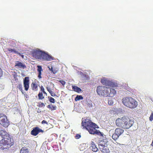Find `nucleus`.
Instances as JSON below:
<instances>
[{
    "label": "nucleus",
    "mask_w": 153,
    "mask_h": 153,
    "mask_svg": "<svg viewBox=\"0 0 153 153\" xmlns=\"http://www.w3.org/2000/svg\"><path fill=\"white\" fill-rule=\"evenodd\" d=\"M22 57H23L24 56L23 55H22Z\"/></svg>",
    "instance_id": "obj_43"
},
{
    "label": "nucleus",
    "mask_w": 153,
    "mask_h": 153,
    "mask_svg": "<svg viewBox=\"0 0 153 153\" xmlns=\"http://www.w3.org/2000/svg\"><path fill=\"white\" fill-rule=\"evenodd\" d=\"M108 103L109 105H112L113 104V102L111 99L108 100Z\"/></svg>",
    "instance_id": "obj_30"
},
{
    "label": "nucleus",
    "mask_w": 153,
    "mask_h": 153,
    "mask_svg": "<svg viewBox=\"0 0 153 153\" xmlns=\"http://www.w3.org/2000/svg\"><path fill=\"white\" fill-rule=\"evenodd\" d=\"M44 52L38 49L34 50L32 52V54L33 57L35 59L42 60Z\"/></svg>",
    "instance_id": "obj_7"
},
{
    "label": "nucleus",
    "mask_w": 153,
    "mask_h": 153,
    "mask_svg": "<svg viewBox=\"0 0 153 153\" xmlns=\"http://www.w3.org/2000/svg\"><path fill=\"white\" fill-rule=\"evenodd\" d=\"M42 124H46L47 125H48V123L45 120H43L42 122Z\"/></svg>",
    "instance_id": "obj_38"
},
{
    "label": "nucleus",
    "mask_w": 153,
    "mask_h": 153,
    "mask_svg": "<svg viewBox=\"0 0 153 153\" xmlns=\"http://www.w3.org/2000/svg\"><path fill=\"white\" fill-rule=\"evenodd\" d=\"M17 66L19 68H26V66L25 65L23 64L22 62L19 61L16 62L15 66Z\"/></svg>",
    "instance_id": "obj_15"
},
{
    "label": "nucleus",
    "mask_w": 153,
    "mask_h": 153,
    "mask_svg": "<svg viewBox=\"0 0 153 153\" xmlns=\"http://www.w3.org/2000/svg\"><path fill=\"white\" fill-rule=\"evenodd\" d=\"M108 91L107 92L108 94L107 97H112L116 94V91L114 89L108 88Z\"/></svg>",
    "instance_id": "obj_14"
},
{
    "label": "nucleus",
    "mask_w": 153,
    "mask_h": 153,
    "mask_svg": "<svg viewBox=\"0 0 153 153\" xmlns=\"http://www.w3.org/2000/svg\"><path fill=\"white\" fill-rule=\"evenodd\" d=\"M149 120L152 121L153 120V112H152L149 117Z\"/></svg>",
    "instance_id": "obj_33"
},
{
    "label": "nucleus",
    "mask_w": 153,
    "mask_h": 153,
    "mask_svg": "<svg viewBox=\"0 0 153 153\" xmlns=\"http://www.w3.org/2000/svg\"><path fill=\"white\" fill-rule=\"evenodd\" d=\"M81 136V135L79 134H77L75 136V137L76 139H79L80 137Z\"/></svg>",
    "instance_id": "obj_36"
},
{
    "label": "nucleus",
    "mask_w": 153,
    "mask_h": 153,
    "mask_svg": "<svg viewBox=\"0 0 153 153\" xmlns=\"http://www.w3.org/2000/svg\"><path fill=\"white\" fill-rule=\"evenodd\" d=\"M95 123L91 122L89 119L86 118L84 120H82L81 126L83 127V128H85L89 132L96 125Z\"/></svg>",
    "instance_id": "obj_4"
},
{
    "label": "nucleus",
    "mask_w": 153,
    "mask_h": 153,
    "mask_svg": "<svg viewBox=\"0 0 153 153\" xmlns=\"http://www.w3.org/2000/svg\"><path fill=\"white\" fill-rule=\"evenodd\" d=\"M28 149H24L22 148L21 150V153H28Z\"/></svg>",
    "instance_id": "obj_27"
},
{
    "label": "nucleus",
    "mask_w": 153,
    "mask_h": 153,
    "mask_svg": "<svg viewBox=\"0 0 153 153\" xmlns=\"http://www.w3.org/2000/svg\"><path fill=\"white\" fill-rule=\"evenodd\" d=\"M99 148L100 149L102 148L103 147L106 146L107 144L105 143V142L103 140H101L99 143L98 144Z\"/></svg>",
    "instance_id": "obj_16"
},
{
    "label": "nucleus",
    "mask_w": 153,
    "mask_h": 153,
    "mask_svg": "<svg viewBox=\"0 0 153 153\" xmlns=\"http://www.w3.org/2000/svg\"><path fill=\"white\" fill-rule=\"evenodd\" d=\"M48 98L49 99V101L52 103H54L55 102V100L51 97H48Z\"/></svg>",
    "instance_id": "obj_29"
},
{
    "label": "nucleus",
    "mask_w": 153,
    "mask_h": 153,
    "mask_svg": "<svg viewBox=\"0 0 153 153\" xmlns=\"http://www.w3.org/2000/svg\"><path fill=\"white\" fill-rule=\"evenodd\" d=\"M83 97L82 95H77L75 98V100L76 101H77L80 100H82Z\"/></svg>",
    "instance_id": "obj_25"
},
{
    "label": "nucleus",
    "mask_w": 153,
    "mask_h": 153,
    "mask_svg": "<svg viewBox=\"0 0 153 153\" xmlns=\"http://www.w3.org/2000/svg\"><path fill=\"white\" fill-rule=\"evenodd\" d=\"M37 71L39 73L38 75V77L40 79L42 78L41 76V71H42V66L40 65H38L37 66Z\"/></svg>",
    "instance_id": "obj_17"
},
{
    "label": "nucleus",
    "mask_w": 153,
    "mask_h": 153,
    "mask_svg": "<svg viewBox=\"0 0 153 153\" xmlns=\"http://www.w3.org/2000/svg\"><path fill=\"white\" fill-rule=\"evenodd\" d=\"M92 150L94 152H97L98 150V148L96 147L93 142L91 143Z\"/></svg>",
    "instance_id": "obj_20"
},
{
    "label": "nucleus",
    "mask_w": 153,
    "mask_h": 153,
    "mask_svg": "<svg viewBox=\"0 0 153 153\" xmlns=\"http://www.w3.org/2000/svg\"><path fill=\"white\" fill-rule=\"evenodd\" d=\"M108 88L105 86H99L97 89V92L99 95L103 96L104 97H107L108 94L107 92L108 91Z\"/></svg>",
    "instance_id": "obj_5"
},
{
    "label": "nucleus",
    "mask_w": 153,
    "mask_h": 153,
    "mask_svg": "<svg viewBox=\"0 0 153 153\" xmlns=\"http://www.w3.org/2000/svg\"><path fill=\"white\" fill-rule=\"evenodd\" d=\"M51 95L52 97H58V96H57L55 93L53 92V91L50 94Z\"/></svg>",
    "instance_id": "obj_35"
},
{
    "label": "nucleus",
    "mask_w": 153,
    "mask_h": 153,
    "mask_svg": "<svg viewBox=\"0 0 153 153\" xmlns=\"http://www.w3.org/2000/svg\"><path fill=\"white\" fill-rule=\"evenodd\" d=\"M124 131V130L121 128H116L115 130L114 133L112 135V139L114 140H116Z\"/></svg>",
    "instance_id": "obj_8"
},
{
    "label": "nucleus",
    "mask_w": 153,
    "mask_h": 153,
    "mask_svg": "<svg viewBox=\"0 0 153 153\" xmlns=\"http://www.w3.org/2000/svg\"><path fill=\"white\" fill-rule=\"evenodd\" d=\"M58 81L59 82H60L62 84V85H64L65 84V83H66L63 80H59Z\"/></svg>",
    "instance_id": "obj_34"
},
{
    "label": "nucleus",
    "mask_w": 153,
    "mask_h": 153,
    "mask_svg": "<svg viewBox=\"0 0 153 153\" xmlns=\"http://www.w3.org/2000/svg\"><path fill=\"white\" fill-rule=\"evenodd\" d=\"M49 70L51 71L53 74L56 73L59 70L58 68H53L52 67L51 68H49Z\"/></svg>",
    "instance_id": "obj_23"
},
{
    "label": "nucleus",
    "mask_w": 153,
    "mask_h": 153,
    "mask_svg": "<svg viewBox=\"0 0 153 153\" xmlns=\"http://www.w3.org/2000/svg\"><path fill=\"white\" fill-rule=\"evenodd\" d=\"M98 127L97 125L95 126L90 131L89 133L91 134H97L100 136H103L102 134L100 132L99 130L96 129V128H98Z\"/></svg>",
    "instance_id": "obj_12"
},
{
    "label": "nucleus",
    "mask_w": 153,
    "mask_h": 153,
    "mask_svg": "<svg viewBox=\"0 0 153 153\" xmlns=\"http://www.w3.org/2000/svg\"><path fill=\"white\" fill-rule=\"evenodd\" d=\"M38 106L40 107H44L45 105L44 103L40 102L39 103Z\"/></svg>",
    "instance_id": "obj_31"
},
{
    "label": "nucleus",
    "mask_w": 153,
    "mask_h": 153,
    "mask_svg": "<svg viewBox=\"0 0 153 153\" xmlns=\"http://www.w3.org/2000/svg\"><path fill=\"white\" fill-rule=\"evenodd\" d=\"M39 99V100H42L44 98V97L43 96V94L42 92H39L38 95Z\"/></svg>",
    "instance_id": "obj_26"
},
{
    "label": "nucleus",
    "mask_w": 153,
    "mask_h": 153,
    "mask_svg": "<svg viewBox=\"0 0 153 153\" xmlns=\"http://www.w3.org/2000/svg\"><path fill=\"white\" fill-rule=\"evenodd\" d=\"M100 149L103 153H110V151L107 149V146L103 147Z\"/></svg>",
    "instance_id": "obj_18"
},
{
    "label": "nucleus",
    "mask_w": 153,
    "mask_h": 153,
    "mask_svg": "<svg viewBox=\"0 0 153 153\" xmlns=\"http://www.w3.org/2000/svg\"><path fill=\"white\" fill-rule=\"evenodd\" d=\"M46 88L48 91L49 92V93L50 94L52 91L51 89L49 88L48 87H46Z\"/></svg>",
    "instance_id": "obj_37"
},
{
    "label": "nucleus",
    "mask_w": 153,
    "mask_h": 153,
    "mask_svg": "<svg viewBox=\"0 0 153 153\" xmlns=\"http://www.w3.org/2000/svg\"><path fill=\"white\" fill-rule=\"evenodd\" d=\"M54 59V58L44 52L42 60L50 61Z\"/></svg>",
    "instance_id": "obj_11"
},
{
    "label": "nucleus",
    "mask_w": 153,
    "mask_h": 153,
    "mask_svg": "<svg viewBox=\"0 0 153 153\" xmlns=\"http://www.w3.org/2000/svg\"><path fill=\"white\" fill-rule=\"evenodd\" d=\"M0 135L2 138L0 140V149L3 150H7L14 144V141L5 130L0 127Z\"/></svg>",
    "instance_id": "obj_1"
},
{
    "label": "nucleus",
    "mask_w": 153,
    "mask_h": 153,
    "mask_svg": "<svg viewBox=\"0 0 153 153\" xmlns=\"http://www.w3.org/2000/svg\"><path fill=\"white\" fill-rule=\"evenodd\" d=\"M0 124L4 127H7L10 125V122L4 114H0Z\"/></svg>",
    "instance_id": "obj_6"
},
{
    "label": "nucleus",
    "mask_w": 153,
    "mask_h": 153,
    "mask_svg": "<svg viewBox=\"0 0 153 153\" xmlns=\"http://www.w3.org/2000/svg\"><path fill=\"white\" fill-rule=\"evenodd\" d=\"M115 123L118 127L124 129H128L133 126L134 121L129 117L124 116L121 118L117 119Z\"/></svg>",
    "instance_id": "obj_2"
},
{
    "label": "nucleus",
    "mask_w": 153,
    "mask_h": 153,
    "mask_svg": "<svg viewBox=\"0 0 153 153\" xmlns=\"http://www.w3.org/2000/svg\"><path fill=\"white\" fill-rule=\"evenodd\" d=\"M100 82L102 84L106 86L112 87L114 85V84L113 82L105 78L101 79Z\"/></svg>",
    "instance_id": "obj_9"
},
{
    "label": "nucleus",
    "mask_w": 153,
    "mask_h": 153,
    "mask_svg": "<svg viewBox=\"0 0 153 153\" xmlns=\"http://www.w3.org/2000/svg\"><path fill=\"white\" fill-rule=\"evenodd\" d=\"M122 102L124 105L131 109L135 108L138 105L136 101L131 97L123 98L122 100Z\"/></svg>",
    "instance_id": "obj_3"
},
{
    "label": "nucleus",
    "mask_w": 153,
    "mask_h": 153,
    "mask_svg": "<svg viewBox=\"0 0 153 153\" xmlns=\"http://www.w3.org/2000/svg\"><path fill=\"white\" fill-rule=\"evenodd\" d=\"M17 88H19L20 90L22 92V93L23 92V90H22V85L21 84H19L17 86Z\"/></svg>",
    "instance_id": "obj_28"
},
{
    "label": "nucleus",
    "mask_w": 153,
    "mask_h": 153,
    "mask_svg": "<svg viewBox=\"0 0 153 153\" xmlns=\"http://www.w3.org/2000/svg\"><path fill=\"white\" fill-rule=\"evenodd\" d=\"M29 79L28 77H26L23 80V84L25 91H27L29 88Z\"/></svg>",
    "instance_id": "obj_13"
},
{
    "label": "nucleus",
    "mask_w": 153,
    "mask_h": 153,
    "mask_svg": "<svg viewBox=\"0 0 153 153\" xmlns=\"http://www.w3.org/2000/svg\"><path fill=\"white\" fill-rule=\"evenodd\" d=\"M43 130L40 128L39 127H36L34 128L31 131V135L34 136H36L40 132H43Z\"/></svg>",
    "instance_id": "obj_10"
},
{
    "label": "nucleus",
    "mask_w": 153,
    "mask_h": 153,
    "mask_svg": "<svg viewBox=\"0 0 153 153\" xmlns=\"http://www.w3.org/2000/svg\"><path fill=\"white\" fill-rule=\"evenodd\" d=\"M2 71L1 69L0 68V78L2 76Z\"/></svg>",
    "instance_id": "obj_39"
},
{
    "label": "nucleus",
    "mask_w": 153,
    "mask_h": 153,
    "mask_svg": "<svg viewBox=\"0 0 153 153\" xmlns=\"http://www.w3.org/2000/svg\"><path fill=\"white\" fill-rule=\"evenodd\" d=\"M47 107L48 108L51 109L52 111L55 110L56 109V106L51 105H48Z\"/></svg>",
    "instance_id": "obj_24"
},
{
    "label": "nucleus",
    "mask_w": 153,
    "mask_h": 153,
    "mask_svg": "<svg viewBox=\"0 0 153 153\" xmlns=\"http://www.w3.org/2000/svg\"><path fill=\"white\" fill-rule=\"evenodd\" d=\"M87 105H88V106L89 107H92V101H90L89 102H88V103L87 104Z\"/></svg>",
    "instance_id": "obj_32"
},
{
    "label": "nucleus",
    "mask_w": 153,
    "mask_h": 153,
    "mask_svg": "<svg viewBox=\"0 0 153 153\" xmlns=\"http://www.w3.org/2000/svg\"><path fill=\"white\" fill-rule=\"evenodd\" d=\"M85 77H86V79L85 80H88L89 77H88V76L87 75H85Z\"/></svg>",
    "instance_id": "obj_41"
},
{
    "label": "nucleus",
    "mask_w": 153,
    "mask_h": 153,
    "mask_svg": "<svg viewBox=\"0 0 153 153\" xmlns=\"http://www.w3.org/2000/svg\"><path fill=\"white\" fill-rule=\"evenodd\" d=\"M31 87L33 90L37 91V90L38 85L35 82H33L31 84Z\"/></svg>",
    "instance_id": "obj_21"
},
{
    "label": "nucleus",
    "mask_w": 153,
    "mask_h": 153,
    "mask_svg": "<svg viewBox=\"0 0 153 153\" xmlns=\"http://www.w3.org/2000/svg\"><path fill=\"white\" fill-rule=\"evenodd\" d=\"M41 90L43 92L45 91V89L42 86H41L40 87Z\"/></svg>",
    "instance_id": "obj_40"
},
{
    "label": "nucleus",
    "mask_w": 153,
    "mask_h": 153,
    "mask_svg": "<svg viewBox=\"0 0 153 153\" xmlns=\"http://www.w3.org/2000/svg\"><path fill=\"white\" fill-rule=\"evenodd\" d=\"M72 87V89L74 91H76L77 92L79 93L80 92L82 91L81 88H79V87L77 86L73 85Z\"/></svg>",
    "instance_id": "obj_19"
},
{
    "label": "nucleus",
    "mask_w": 153,
    "mask_h": 153,
    "mask_svg": "<svg viewBox=\"0 0 153 153\" xmlns=\"http://www.w3.org/2000/svg\"><path fill=\"white\" fill-rule=\"evenodd\" d=\"M7 50L10 53H14L18 54L19 55H20V53L15 50L11 48H8Z\"/></svg>",
    "instance_id": "obj_22"
},
{
    "label": "nucleus",
    "mask_w": 153,
    "mask_h": 153,
    "mask_svg": "<svg viewBox=\"0 0 153 153\" xmlns=\"http://www.w3.org/2000/svg\"><path fill=\"white\" fill-rule=\"evenodd\" d=\"M43 93L45 94H46V95H47V93L45 91H44L43 92Z\"/></svg>",
    "instance_id": "obj_42"
}]
</instances>
